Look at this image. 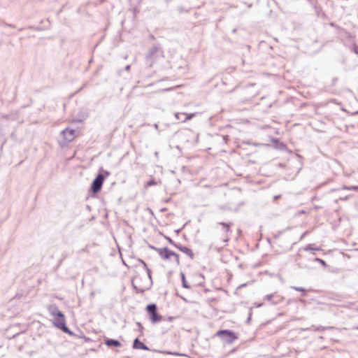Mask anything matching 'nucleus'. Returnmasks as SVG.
<instances>
[{
	"label": "nucleus",
	"mask_w": 358,
	"mask_h": 358,
	"mask_svg": "<svg viewBox=\"0 0 358 358\" xmlns=\"http://www.w3.org/2000/svg\"><path fill=\"white\" fill-rule=\"evenodd\" d=\"M47 310L53 318L52 324L55 327L59 329L66 324L65 315L56 304L48 305Z\"/></svg>",
	"instance_id": "f257e3e1"
},
{
	"label": "nucleus",
	"mask_w": 358,
	"mask_h": 358,
	"mask_svg": "<svg viewBox=\"0 0 358 358\" xmlns=\"http://www.w3.org/2000/svg\"><path fill=\"white\" fill-rule=\"evenodd\" d=\"M109 175L110 173L108 171H104L103 173H98L91 183L90 192L93 195L99 193L101 190L106 178Z\"/></svg>",
	"instance_id": "f03ea898"
},
{
	"label": "nucleus",
	"mask_w": 358,
	"mask_h": 358,
	"mask_svg": "<svg viewBox=\"0 0 358 358\" xmlns=\"http://www.w3.org/2000/svg\"><path fill=\"white\" fill-rule=\"evenodd\" d=\"M145 271H146V273L148 274V277L149 278V282H148L147 285H145V286H143V287L138 286V280H140V278L138 277H135L131 280L132 287L135 290V292L137 293V294H138V293H141V294L144 293L145 291L150 289L151 286H152V278L151 270L148 267L147 268H145Z\"/></svg>",
	"instance_id": "7ed1b4c3"
},
{
	"label": "nucleus",
	"mask_w": 358,
	"mask_h": 358,
	"mask_svg": "<svg viewBox=\"0 0 358 358\" xmlns=\"http://www.w3.org/2000/svg\"><path fill=\"white\" fill-rule=\"evenodd\" d=\"M215 336L227 344H231L238 339L236 334L231 329H220L216 332Z\"/></svg>",
	"instance_id": "20e7f679"
},
{
	"label": "nucleus",
	"mask_w": 358,
	"mask_h": 358,
	"mask_svg": "<svg viewBox=\"0 0 358 358\" xmlns=\"http://www.w3.org/2000/svg\"><path fill=\"white\" fill-rule=\"evenodd\" d=\"M145 310L149 316V319L152 324H156L162 320V316L158 313L156 303H149L145 307Z\"/></svg>",
	"instance_id": "39448f33"
},
{
	"label": "nucleus",
	"mask_w": 358,
	"mask_h": 358,
	"mask_svg": "<svg viewBox=\"0 0 358 358\" xmlns=\"http://www.w3.org/2000/svg\"><path fill=\"white\" fill-rule=\"evenodd\" d=\"M159 53H162V48L160 44L157 43L155 44L150 50L148 54L146 55V59L148 60H150L151 62H154L157 57H158V55Z\"/></svg>",
	"instance_id": "423d86ee"
},
{
	"label": "nucleus",
	"mask_w": 358,
	"mask_h": 358,
	"mask_svg": "<svg viewBox=\"0 0 358 358\" xmlns=\"http://www.w3.org/2000/svg\"><path fill=\"white\" fill-rule=\"evenodd\" d=\"M153 250L157 252L158 255L161 257L163 259H169L172 255H174V251L170 250L168 247H164V248H155L152 247Z\"/></svg>",
	"instance_id": "0eeeda50"
},
{
	"label": "nucleus",
	"mask_w": 358,
	"mask_h": 358,
	"mask_svg": "<svg viewBox=\"0 0 358 358\" xmlns=\"http://www.w3.org/2000/svg\"><path fill=\"white\" fill-rule=\"evenodd\" d=\"M284 299L285 298L279 295L277 292L267 294L264 297V300L269 301L272 305L279 304L283 301Z\"/></svg>",
	"instance_id": "6e6552de"
},
{
	"label": "nucleus",
	"mask_w": 358,
	"mask_h": 358,
	"mask_svg": "<svg viewBox=\"0 0 358 358\" xmlns=\"http://www.w3.org/2000/svg\"><path fill=\"white\" fill-rule=\"evenodd\" d=\"M75 129L66 128L63 131H62L61 134L63 136L64 140L66 143H70L73 141L75 138Z\"/></svg>",
	"instance_id": "1a4fd4ad"
},
{
	"label": "nucleus",
	"mask_w": 358,
	"mask_h": 358,
	"mask_svg": "<svg viewBox=\"0 0 358 358\" xmlns=\"http://www.w3.org/2000/svg\"><path fill=\"white\" fill-rule=\"evenodd\" d=\"M132 348L136 350H143L146 351H150V348L146 345L145 343H143L142 341H141L138 338H136L132 344Z\"/></svg>",
	"instance_id": "9d476101"
},
{
	"label": "nucleus",
	"mask_w": 358,
	"mask_h": 358,
	"mask_svg": "<svg viewBox=\"0 0 358 358\" xmlns=\"http://www.w3.org/2000/svg\"><path fill=\"white\" fill-rule=\"evenodd\" d=\"M176 248L178 250H179L180 252L186 254L192 259L194 258V252H192V250L190 248H189L185 245H182V244H180L179 243L177 244V245H176Z\"/></svg>",
	"instance_id": "9b49d317"
},
{
	"label": "nucleus",
	"mask_w": 358,
	"mask_h": 358,
	"mask_svg": "<svg viewBox=\"0 0 358 358\" xmlns=\"http://www.w3.org/2000/svg\"><path fill=\"white\" fill-rule=\"evenodd\" d=\"M104 343L109 348H112V347L117 348V347L122 346V343L118 340L113 339V338H106L104 339Z\"/></svg>",
	"instance_id": "f8f14e48"
},
{
	"label": "nucleus",
	"mask_w": 358,
	"mask_h": 358,
	"mask_svg": "<svg viewBox=\"0 0 358 358\" xmlns=\"http://www.w3.org/2000/svg\"><path fill=\"white\" fill-rule=\"evenodd\" d=\"M303 250L305 251H312V252H315V251H320L322 250L321 248L320 247H318V246H315V244H308L304 248Z\"/></svg>",
	"instance_id": "ddd939ff"
},
{
	"label": "nucleus",
	"mask_w": 358,
	"mask_h": 358,
	"mask_svg": "<svg viewBox=\"0 0 358 358\" xmlns=\"http://www.w3.org/2000/svg\"><path fill=\"white\" fill-rule=\"evenodd\" d=\"M273 142L275 143V148L277 149L280 150H284L286 149V147H287L286 145L282 142H280L278 141V139H277V138L273 139Z\"/></svg>",
	"instance_id": "4468645a"
},
{
	"label": "nucleus",
	"mask_w": 358,
	"mask_h": 358,
	"mask_svg": "<svg viewBox=\"0 0 358 358\" xmlns=\"http://www.w3.org/2000/svg\"><path fill=\"white\" fill-rule=\"evenodd\" d=\"M218 224L222 226V229L225 232H229L231 229L232 223L231 222H218Z\"/></svg>",
	"instance_id": "2eb2a0df"
},
{
	"label": "nucleus",
	"mask_w": 358,
	"mask_h": 358,
	"mask_svg": "<svg viewBox=\"0 0 358 358\" xmlns=\"http://www.w3.org/2000/svg\"><path fill=\"white\" fill-rule=\"evenodd\" d=\"M180 277H181V281H182V287L186 288V289H189L190 288V285L187 283V282L186 280L185 273L181 272L180 273Z\"/></svg>",
	"instance_id": "dca6fc26"
},
{
	"label": "nucleus",
	"mask_w": 358,
	"mask_h": 358,
	"mask_svg": "<svg viewBox=\"0 0 358 358\" xmlns=\"http://www.w3.org/2000/svg\"><path fill=\"white\" fill-rule=\"evenodd\" d=\"M195 115H196V113H184L185 117L183 118V120H182V122H185L187 120H192Z\"/></svg>",
	"instance_id": "f3484780"
},
{
	"label": "nucleus",
	"mask_w": 358,
	"mask_h": 358,
	"mask_svg": "<svg viewBox=\"0 0 358 358\" xmlns=\"http://www.w3.org/2000/svg\"><path fill=\"white\" fill-rule=\"evenodd\" d=\"M59 329L62 330L63 332L66 333V334H68L69 335H71V336H73L74 335L73 332L70 330L68 327L66 326V323L63 325L61 328H59Z\"/></svg>",
	"instance_id": "a211bd4d"
},
{
	"label": "nucleus",
	"mask_w": 358,
	"mask_h": 358,
	"mask_svg": "<svg viewBox=\"0 0 358 358\" xmlns=\"http://www.w3.org/2000/svg\"><path fill=\"white\" fill-rule=\"evenodd\" d=\"M291 289H294V290H296L297 292H302V296H306V289L302 287H296V286H291L290 287Z\"/></svg>",
	"instance_id": "6ab92c4d"
},
{
	"label": "nucleus",
	"mask_w": 358,
	"mask_h": 358,
	"mask_svg": "<svg viewBox=\"0 0 358 358\" xmlns=\"http://www.w3.org/2000/svg\"><path fill=\"white\" fill-rule=\"evenodd\" d=\"M156 184H157V182L155 181V179L151 178L146 182L145 186V187H151L152 185H155Z\"/></svg>",
	"instance_id": "aec40b11"
},
{
	"label": "nucleus",
	"mask_w": 358,
	"mask_h": 358,
	"mask_svg": "<svg viewBox=\"0 0 358 358\" xmlns=\"http://www.w3.org/2000/svg\"><path fill=\"white\" fill-rule=\"evenodd\" d=\"M314 262H319V264H320L324 267H327V264L326 262L324 260H323L322 259L316 257V258L314 259Z\"/></svg>",
	"instance_id": "412c9836"
},
{
	"label": "nucleus",
	"mask_w": 358,
	"mask_h": 358,
	"mask_svg": "<svg viewBox=\"0 0 358 358\" xmlns=\"http://www.w3.org/2000/svg\"><path fill=\"white\" fill-rule=\"evenodd\" d=\"M164 238L166 240L168 241V242L172 245L173 246H174L176 248V245H177V244L178 243H176L175 241H173L169 236H164Z\"/></svg>",
	"instance_id": "4be33fe9"
},
{
	"label": "nucleus",
	"mask_w": 358,
	"mask_h": 358,
	"mask_svg": "<svg viewBox=\"0 0 358 358\" xmlns=\"http://www.w3.org/2000/svg\"><path fill=\"white\" fill-rule=\"evenodd\" d=\"M184 116V113H175V117L176 120H180L182 122V120H183L182 118V117Z\"/></svg>",
	"instance_id": "5701e85b"
},
{
	"label": "nucleus",
	"mask_w": 358,
	"mask_h": 358,
	"mask_svg": "<svg viewBox=\"0 0 358 358\" xmlns=\"http://www.w3.org/2000/svg\"><path fill=\"white\" fill-rule=\"evenodd\" d=\"M173 257H175V261L177 265L180 264V257L179 255L174 252V255H172Z\"/></svg>",
	"instance_id": "b1692460"
},
{
	"label": "nucleus",
	"mask_w": 358,
	"mask_h": 358,
	"mask_svg": "<svg viewBox=\"0 0 358 358\" xmlns=\"http://www.w3.org/2000/svg\"><path fill=\"white\" fill-rule=\"evenodd\" d=\"M344 189H348V190H356L358 189V186H345Z\"/></svg>",
	"instance_id": "393cba45"
},
{
	"label": "nucleus",
	"mask_w": 358,
	"mask_h": 358,
	"mask_svg": "<svg viewBox=\"0 0 358 358\" xmlns=\"http://www.w3.org/2000/svg\"><path fill=\"white\" fill-rule=\"evenodd\" d=\"M139 262L142 264V266H143L144 269L145 268H147L148 266L147 265V264L142 259H138Z\"/></svg>",
	"instance_id": "a878e982"
},
{
	"label": "nucleus",
	"mask_w": 358,
	"mask_h": 358,
	"mask_svg": "<svg viewBox=\"0 0 358 358\" xmlns=\"http://www.w3.org/2000/svg\"><path fill=\"white\" fill-rule=\"evenodd\" d=\"M251 318H252V313H251V311H250V312H249L248 317V318H247V320H246V323H247V324H250V320H251Z\"/></svg>",
	"instance_id": "bb28decb"
},
{
	"label": "nucleus",
	"mask_w": 358,
	"mask_h": 358,
	"mask_svg": "<svg viewBox=\"0 0 358 358\" xmlns=\"http://www.w3.org/2000/svg\"><path fill=\"white\" fill-rule=\"evenodd\" d=\"M186 225H187V223L184 224H183V226L182 227V228L175 230V232H176L177 234H178L181 231V230H182V229H183L185 228V227Z\"/></svg>",
	"instance_id": "cd10ccee"
},
{
	"label": "nucleus",
	"mask_w": 358,
	"mask_h": 358,
	"mask_svg": "<svg viewBox=\"0 0 358 358\" xmlns=\"http://www.w3.org/2000/svg\"><path fill=\"white\" fill-rule=\"evenodd\" d=\"M136 325L139 327L140 331H142L143 329V327L142 324L139 322H137Z\"/></svg>",
	"instance_id": "c85d7f7f"
},
{
	"label": "nucleus",
	"mask_w": 358,
	"mask_h": 358,
	"mask_svg": "<svg viewBox=\"0 0 358 358\" xmlns=\"http://www.w3.org/2000/svg\"><path fill=\"white\" fill-rule=\"evenodd\" d=\"M337 80H338V78H336V77H335V78H334L332 79V81H331V85H332V86L336 85Z\"/></svg>",
	"instance_id": "c756f323"
},
{
	"label": "nucleus",
	"mask_w": 358,
	"mask_h": 358,
	"mask_svg": "<svg viewBox=\"0 0 358 358\" xmlns=\"http://www.w3.org/2000/svg\"><path fill=\"white\" fill-rule=\"evenodd\" d=\"M304 213H305V210H299L296 213V216H299V215H301L304 214Z\"/></svg>",
	"instance_id": "7c9ffc66"
},
{
	"label": "nucleus",
	"mask_w": 358,
	"mask_h": 358,
	"mask_svg": "<svg viewBox=\"0 0 358 358\" xmlns=\"http://www.w3.org/2000/svg\"><path fill=\"white\" fill-rule=\"evenodd\" d=\"M282 234V231H278V233L277 234H275L274 235V238L276 239V238H278L280 237V236Z\"/></svg>",
	"instance_id": "2f4dec72"
},
{
	"label": "nucleus",
	"mask_w": 358,
	"mask_h": 358,
	"mask_svg": "<svg viewBox=\"0 0 358 358\" xmlns=\"http://www.w3.org/2000/svg\"><path fill=\"white\" fill-rule=\"evenodd\" d=\"M324 329V327L320 326V327H318L315 329V331H322Z\"/></svg>",
	"instance_id": "473e14b6"
},
{
	"label": "nucleus",
	"mask_w": 358,
	"mask_h": 358,
	"mask_svg": "<svg viewBox=\"0 0 358 358\" xmlns=\"http://www.w3.org/2000/svg\"><path fill=\"white\" fill-rule=\"evenodd\" d=\"M131 69V65L128 64L124 67L125 71H129Z\"/></svg>",
	"instance_id": "72a5a7b5"
},
{
	"label": "nucleus",
	"mask_w": 358,
	"mask_h": 358,
	"mask_svg": "<svg viewBox=\"0 0 358 358\" xmlns=\"http://www.w3.org/2000/svg\"><path fill=\"white\" fill-rule=\"evenodd\" d=\"M174 320V317L170 316L167 318V321L172 322Z\"/></svg>",
	"instance_id": "f704fd0d"
},
{
	"label": "nucleus",
	"mask_w": 358,
	"mask_h": 358,
	"mask_svg": "<svg viewBox=\"0 0 358 358\" xmlns=\"http://www.w3.org/2000/svg\"><path fill=\"white\" fill-rule=\"evenodd\" d=\"M153 127H154V128H155V129L158 130V129H159V125H158V124H157V123L154 124H153Z\"/></svg>",
	"instance_id": "c9c22d12"
},
{
	"label": "nucleus",
	"mask_w": 358,
	"mask_h": 358,
	"mask_svg": "<svg viewBox=\"0 0 358 358\" xmlns=\"http://www.w3.org/2000/svg\"><path fill=\"white\" fill-rule=\"evenodd\" d=\"M171 199V197H169V198L166 199L164 200V203H169V202H170Z\"/></svg>",
	"instance_id": "e433bc0d"
},
{
	"label": "nucleus",
	"mask_w": 358,
	"mask_h": 358,
	"mask_svg": "<svg viewBox=\"0 0 358 358\" xmlns=\"http://www.w3.org/2000/svg\"><path fill=\"white\" fill-rule=\"evenodd\" d=\"M247 285V283H244V284H241V285L238 286V288H242V287H244Z\"/></svg>",
	"instance_id": "4c0bfd02"
},
{
	"label": "nucleus",
	"mask_w": 358,
	"mask_h": 358,
	"mask_svg": "<svg viewBox=\"0 0 358 358\" xmlns=\"http://www.w3.org/2000/svg\"><path fill=\"white\" fill-rule=\"evenodd\" d=\"M354 52H355L356 54H358V47H355V48H354Z\"/></svg>",
	"instance_id": "58836bf2"
},
{
	"label": "nucleus",
	"mask_w": 358,
	"mask_h": 358,
	"mask_svg": "<svg viewBox=\"0 0 358 358\" xmlns=\"http://www.w3.org/2000/svg\"><path fill=\"white\" fill-rule=\"evenodd\" d=\"M281 195H275L274 196V199L276 200V199H278L279 198H280Z\"/></svg>",
	"instance_id": "ea45409f"
},
{
	"label": "nucleus",
	"mask_w": 358,
	"mask_h": 358,
	"mask_svg": "<svg viewBox=\"0 0 358 358\" xmlns=\"http://www.w3.org/2000/svg\"><path fill=\"white\" fill-rule=\"evenodd\" d=\"M166 210H167L166 208H163L161 209V211L162 212H165Z\"/></svg>",
	"instance_id": "a19ab883"
},
{
	"label": "nucleus",
	"mask_w": 358,
	"mask_h": 358,
	"mask_svg": "<svg viewBox=\"0 0 358 358\" xmlns=\"http://www.w3.org/2000/svg\"><path fill=\"white\" fill-rule=\"evenodd\" d=\"M7 26L10 27H14V26L11 24H7Z\"/></svg>",
	"instance_id": "79ce46f5"
},
{
	"label": "nucleus",
	"mask_w": 358,
	"mask_h": 358,
	"mask_svg": "<svg viewBox=\"0 0 358 358\" xmlns=\"http://www.w3.org/2000/svg\"><path fill=\"white\" fill-rule=\"evenodd\" d=\"M306 234H307V231H305V232L303 234V235H302V236H301V238H303V237Z\"/></svg>",
	"instance_id": "37998d69"
},
{
	"label": "nucleus",
	"mask_w": 358,
	"mask_h": 358,
	"mask_svg": "<svg viewBox=\"0 0 358 358\" xmlns=\"http://www.w3.org/2000/svg\"><path fill=\"white\" fill-rule=\"evenodd\" d=\"M262 305H263V303H259V304H257V308H258V307H260V306H262Z\"/></svg>",
	"instance_id": "c03bdc74"
},
{
	"label": "nucleus",
	"mask_w": 358,
	"mask_h": 358,
	"mask_svg": "<svg viewBox=\"0 0 358 358\" xmlns=\"http://www.w3.org/2000/svg\"><path fill=\"white\" fill-rule=\"evenodd\" d=\"M232 32H233V33H236V29H234L232 30Z\"/></svg>",
	"instance_id": "a18cd8bd"
},
{
	"label": "nucleus",
	"mask_w": 358,
	"mask_h": 358,
	"mask_svg": "<svg viewBox=\"0 0 358 358\" xmlns=\"http://www.w3.org/2000/svg\"><path fill=\"white\" fill-rule=\"evenodd\" d=\"M84 338H85V341H89V340H90V338H87V337H85V336H84Z\"/></svg>",
	"instance_id": "49530a36"
},
{
	"label": "nucleus",
	"mask_w": 358,
	"mask_h": 358,
	"mask_svg": "<svg viewBox=\"0 0 358 358\" xmlns=\"http://www.w3.org/2000/svg\"><path fill=\"white\" fill-rule=\"evenodd\" d=\"M18 334H15L13 336V337L17 336Z\"/></svg>",
	"instance_id": "de8ad7c7"
},
{
	"label": "nucleus",
	"mask_w": 358,
	"mask_h": 358,
	"mask_svg": "<svg viewBox=\"0 0 358 358\" xmlns=\"http://www.w3.org/2000/svg\"><path fill=\"white\" fill-rule=\"evenodd\" d=\"M357 329H358V327H357Z\"/></svg>",
	"instance_id": "09e8293b"
}]
</instances>
